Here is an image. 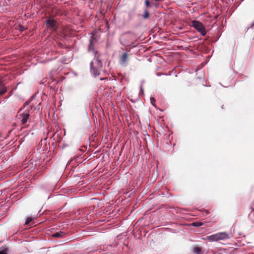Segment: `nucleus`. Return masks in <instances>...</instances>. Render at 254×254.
Returning a JSON list of instances; mask_svg holds the SVG:
<instances>
[{"label": "nucleus", "mask_w": 254, "mask_h": 254, "mask_svg": "<svg viewBox=\"0 0 254 254\" xmlns=\"http://www.w3.org/2000/svg\"><path fill=\"white\" fill-rule=\"evenodd\" d=\"M93 40V37L92 36L90 39L88 50L93 52L95 58L90 63V71L94 76H96L99 74V70L102 68V64L101 61L99 59V54L98 52L95 51L94 49Z\"/></svg>", "instance_id": "obj_1"}, {"label": "nucleus", "mask_w": 254, "mask_h": 254, "mask_svg": "<svg viewBox=\"0 0 254 254\" xmlns=\"http://www.w3.org/2000/svg\"><path fill=\"white\" fill-rule=\"evenodd\" d=\"M232 237L231 234H228L227 232H219L210 236H207L206 239L210 242H217L219 241H224L230 239Z\"/></svg>", "instance_id": "obj_2"}, {"label": "nucleus", "mask_w": 254, "mask_h": 254, "mask_svg": "<svg viewBox=\"0 0 254 254\" xmlns=\"http://www.w3.org/2000/svg\"><path fill=\"white\" fill-rule=\"evenodd\" d=\"M192 26L201 33L202 36L206 34V30L203 25L198 21H193L192 22Z\"/></svg>", "instance_id": "obj_3"}, {"label": "nucleus", "mask_w": 254, "mask_h": 254, "mask_svg": "<svg viewBox=\"0 0 254 254\" xmlns=\"http://www.w3.org/2000/svg\"><path fill=\"white\" fill-rule=\"evenodd\" d=\"M46 24L47 29L51 30L52 31H55L58 27V24L56 20L51 18H49L46 21Z\"/></svg>", "instance_id": "obj_4"}, {"label": "nucleus", "mask_w": 254, "mask_h": 254, "mask_svg": "<svg viewBox=\"0 0 254 254\" xmlns=\"http://www.w3.org/2000/svg\"><path fill=\"white\" fill-rule=\"evenodd\" d=\"M29 117V111L26 110L21 115H19V119L20 120L22 125L25 124Z\"/></svg>", "instance_id": "obj_5"}, {"label": "nucleus", "mask_w": 254, "mask_h": 254, "mask_svg": "<svg viewBox=\"0 0 254 254\" xmlns=\"http://www.w3.org/2000/svg\"><path fill=\"white\" fill-rule=\"evenodd\" d=\"M128 54L125 52L123 54L120 59V64L123 66H126L127 63Z\"/></svg>", "instance_id": "obj_6"}, {"label": "nucleus", "mask_w": 254, "mask_h": 254, "mask_svg": "<svg viewBox=\"0 0 254 254\" xmlns=\"http://www.w3.org/2000/svg\"><path fill=\"white\" fill-rule=\"evenodd\" d=\"M7 91L3 82L0 78V95L4 94Z\"/></svg>", "instance_id": "obj_7"}, {"label": "nucleus", "mask_w": 254, "mask_h": 254, "mask_svg": "<svg viewBox=\"0 0 254 254\" xmlns=\"http://www.w3.org/2000/svg\"><path fill=\"white\" fill-rule=\"evenodd\" d=\"M65 234L64 232L59 231L52 234V236L55 238H62Z\"/></svg>", "instance_id": "obj_8"}, {"label": "nucleus", "mask_w": 254, "mask_h": 254, "mask_svg": "<svg viewBox=\"0 0 254 254\" xmlns=\"http://www.w3.org/2000/svg\"><path fill=\"white\" fill-rule=\"evenodd\" d=\"M36 218L35 216H30L28 217L26 219V222L25 223V225H28L30 223L32 220H34Z\"/></svg>", "instance_id": "obj_9"}, {"label": "nucleus", "mask_w": 254, "mask_h": 254, "mask_svg": "<svg viewBox=\"0 0 254 254\" xmlns=\"http://www.w3.org/2000/svg\"><path fill=\"white\" fill-rule=\"evenodd\" d=\"M193 252L195 254H200L201 253V249L198 247H195L193 249Z\"/></svg>", "instance_id": "obj_10"}, {"label": "nucleus", "mask_w": 254, "mask_h": 254, "mask_svg": "<svg viewBox=\"0 0 254 254\" xmlns=\"http://www.w3.org/2000/svg\"><path fill=\"white\" fill-rule=\"evenodd\" d=\"M149 13L148 11L147 10V9H145L144 11V14L143 15V18L144 19H146L149 17Z\"/></svg>", "instance_id": "obj_11"}, {"label": "nucleus", "mask_w": 254, "mask_h": 254, "mask_svg": "<svg viewBox=\"0 0 254 254\" xmlns=\"http://www.w3.org/2000/svg\"><path fill=\"white\" fill-rule=\"evenodd\" d=\"M202 225L201 222H195L192 224V225L195 227L200 226Z\"/></svg>", "instance_id": "obj_12"}, {"label": "nucleus", "mask_w": 254, "mask_h": 254, "mask_svg": "<svg viewBox=\"0 0 254 254\" xmlns=\"http://www.w3.org/2000/svg\"><path fill=\"white\" fill-rule=\"evenodd\" d=\"M8 251L7 250H5L4 251H0V254H7Z\"/></svg>", "instance_id": "obj_13"}, {"label": "nucleus", "mask_w": 254, "mask_h": 254, "mask_svg": "<svg viewBox=\"0 0 254 254\" xmlns=\"http://www.w3.org/2000/svg\"><path fill=\"white\" fill-rule=\"evenodd\" d=\"M145 5L147 7H148L149 5V2L148 0H145Z\"/></svg>", "instance_id": "obj_14"}, {"label": "nucleus", "mask_w": 254, "mask_h": 254, "mask_svg": "<svg viewBox=\"0 0 254 254\" xmlns=\"http://www.w3.org/2000/svg\"><path fill=\"white\" fill-rule=\"evenodd\" d=\"M140 92L143 94V88H142V85H141L140 87Z\"/></svg>", "instance_id": "obj_15"}, {"label": "nucleus", "mask_w": 254, "mask_h": 254, "mask_svg": "<svg viewBox=\"0 0 254 254\" xmlns=\"http://www.w3.org/2000/svg\"><path fill=\"white\" fill-rule=\"evenodd\" d=\"M28 104H29V102H26L24 104V107L25 108V107H26V106L28 105Z\"/></svg>", "instance_id": "obj_16"}, {"label": "nucleus", "mask_w": 254, "mask_h": 254, "mask_svg": "<svg viewBox=\"0 0 254 254\" xmlns=\"http://www.w3.org/2000/svg\"><path fill=\"white\" fill-rule=\"evenodd\" d=\"M150 99H151V104H153L152 102H153V100H154V99L153 98H151Z\"/></svg>", "instance_id": "obj_17"}, {"label": "nucleus", "mask_w": 254, "mask_h": 254, "mask_svg": "<svg viewBox=\"0 0 254 254\" xmlns=\"http://www.w3.org/2000/svg\"><path fill=\"white\" fill-rule=\"evenodd\" d=\"M161 74L157 73V75H158V76H159V75H160Z\"/></svg>", "instance_id": "obj_18"}]
</instances>
